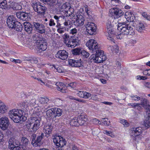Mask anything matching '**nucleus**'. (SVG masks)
<instances>
[{"label": "nucleus", "mask_w": 150, "mask_h": 150, "mask_svg": "<svg viewBox=\"0 0 150 150\" xmlns=\"http://www.w3.org/2000/svg\"><path fill=\"white\" fill-rule=\"evenodd\" d=\"M125 18L127 21L122 22L118 23L117 29L120 31V33L117 36V38L121 39L123 35H133L135 33L133 28L128 23L129 21L133 22V18L134 16L131 11H127L125 14Z\"/></svg>", "instance_id": "f257e3e1"}, {"label": "nucleus", "mask_w": 150, "mask_h": 150, "mask_svg": "<svg viewBox=\"0 0 150 150\" xmlns=\"http://www.w3.org/2000/svg\"><path fill=\"white\" fill-rule=\"evenodd\" d=\"M86 45L92 52H96V54H92L90 57L92 61L100 63L106 59V56L103 54V51L99 50V47L96 41L91 39L86 42Z\"/></svg>", "instance_id": "f03ea898"}, {"label": "nucleus", "mask_w": 150, "mask_h": 150, "mask_svg": "<svg viewBox=\"0 0 150 150\" xmlns=\"http://www.w3.org/2000/svg\"><path fill=\"white\" fill-rule=\"evenodd\" d=\"M23 111L19 110L13 109L10 110L8 113L9 117L14 122L18 123L20 122L25 121L27 118L26 117H23Z\"/></svg>", "instance_id": "7ed1b4c3"}, {"label": "nucleus", "mask_w": 150, "mask_h": 150, "mask_svg": "<svg viewBox=\"0 0 150 150\" xmlns=\"http://www.w3.org/2000/svg\"><path fill=\"white\" fill-rule=\"evenodd\" d=\"M62 37L64 43L68 47L74 48L79 44V40L73 39L67 34H64Z\"/></svg>", "instance_id": "20e7f679"}, {"label": "nucleus", "mask_w": 150, "mask_h": 150, "mask_svg": "<svg viewBox=\"0 0 150 150\" xmlns=\"http://www.w3.org/2000/svg\"><path fill=\"white\" fill-rule=\"evenodd\" d=\"M40 120L37 117H33L31 122L27 125V128L29 131L35 133L39 128L40 125Z\"/></svg>", "instance_id": "39448f33"}, {"label": "nucleus", "mask_w": 150, "mask_h": 150, "mask_svg": "<svg viewBox=\"0 0 150 150\" xmlns=\"http://www.w3.org/2000/svg\"><path fill=\"white\" fill-rule=\"evenodd\" d=\"M32 5L34 11L41 15H44L47 9V7L40 2L33 3Z\"/></svg>", "instance_id": "423d86ee"}, {"label": "nucleus", "mask_w": 150, "mask_h": 150, "mask_svg": "<svg viewBox=\"0 0 150 150\" xmlns=\"http://www.w3.org/2000/svg\"><path fill=\"white\" fill-rule=\"evenodd\" d=\"M35 45H37V49L39 52L45 50L47 48V41L44 38L37 40L35 42Z\"/></svg>", "instance_id": "0eeeda50"}, {"label": "nucleus", "mask_w": 150, "mask_h": 150, "mask_svg": "<svg viewBox=\"0 0 150 150\" xmlns=\"http://www.w3.org/2000/svg\"><path fill=\"white\" fill-rule=\"evenodd\" d=\"M87 32L90 35H93L97 29L96 25L94 23L88 21L85 25Z\"/></svg>", "instance_id": "6e6552de"}, {"label": "nucleus", "mask_w": 150, "mask_h": 150, "mask_svg": "<svg viewBox=\"0 0 150 150\" xmlns=\"http://www.w3.org/2000/svg\"><path fill=\"white\" fill-rule=\"evenodd\" d=\"M33 27L36 32L41 34L45 33V27L43 24L37 21L33 22Z\"/></svg>", "instance_id": "1a4fd4ad"}, {"label": "nucleus", "mask_w": 150, "mask_h": 150, "mask_svg": "<svg viewBox=\"0 0 150 150\" xmlns=\"http://www.w3.org/2000/svg\"><path fill=\"white\" fill-rule=\"evenodd\" d=\"M53 140L54 144L58 147L61 148L66 144L65 139L62 137L60 138L59 136L54 137Z\"/></svg>", "instance_id": "9d476101"}, {"label": "nucleus", "mask_w": 150, "mask_h": 150, "mask_svg": "<svg viewBox=\"0 0 150 150\" xmlns=\"http://www.w3.org/2000/svg\"><path fill=\"white\" fill-rule=\"evenodd\" d=\"M69 65L73 67H83V63L81 59L79 60H75L71 59L68 60Z\"/></svg>", "instance_id": "9b49d317"}, {"label": "nucleus", "mask_w": 150, "mask_h": 150, "mask_svg": "<svg viewBox=\"0 0 150 150\" xmlns=\"http://www.w3.org/2000/svg\"><path fill=\"white\" fill-rule=\"evenodd\" d=\"M16 15L18 18L23 21H27L30 19L28 14L24 12H17Z\"/></svg>", "instance_id": "f8f14e48"}, {"label": "nucleus", "mask_w": 150, "mask_h": 150, "mask_svg": "<svg viewBox=\"0 0 150 150\" xmlns=\"http://www.w3.org/2000/svg\"><path fill=\"white\" fill-rule=\"evenodd\" d=\"M9 123L8 118L6 117H1L0 119V127L4 130L7 129Z\"/></svg>", "instance_id": "ddd939ff"}, {"label": "nucleus", "mask_w": 150, "mask_h": 150, "mask_svg": "<svg viewBox=\"0 0 150 150\" xmlns=\"http://www.w3.org/2000/svg\"><path fill=\"white\" fill-rule=\"evenodd\" d=\"M68 54V52L64 50H60L57 52L55 54V57L62 60H64L67 58Z\"/></svg>", "instance_id": "4468645a"}, {"label": "nucleus", "mask_w": 150, "mask_h": 150, "mask_svg": "<svg viewBox=\"0 0 150 150\" xmlns=\"http://www.w3.org/2000/svg\"><path fill=\"white\" fill-rule=\"evenodd\" d=\"M111 11L113 13L115 18H118L123 16L124 14V13L122 10L118 8H113Z\"/></svg>", "instance_id": "2eb2a0df"}, {"label": "nucleus", "mask_w": 150, "mask_h": 150, "mask_svg": "<svg viewBox=\"0 0 150 150\" xmlns=\"http://www.w3.org/2000/svg\"><path fill=\"white\" fill-rule=\"evenodd\" d=\"M16 21L15 18L13 16H9L6 22L8 27L9 28H12L14 27L15 23H16Z\"/></svg>", "instance_id": "dca6fc26"}, {"label": "nucleus", "mask_w": 150, "mask_h": 150, "mask_svg": "<svg viewBox=\"0 0 150 150\" xmlns=\"http://www.w3.org/2000/svg\"><path fill=\"white\" fill-rule=\"evenodd\" d=\"M131 136L139 135L142 133V129L141 127H132L131 128Z\"/></svg>", "instance_id": "f3484780"}, {"label": "nucleus", "mask_w": 150, "mask_h": 150, "mask_svg": "<svg viewBox=\"0 0 150 150\" xmlns=\"http://www.w3.org/2000/svg\"><path fill=\"white\" fill-rule=\"evenodd\" d=\"M85 18L82 15H80L77 16L75 22V25L78 26H81L84 24Z\"/></svg>", "instance_id": "a211bd4d"}, {"label": "nucleus", "mask_w": 150, "mask_h": 150, "mask_svg": "<svg viewBox=\"0 0 150 150\" xmlns=\"http://www.w3.org/2000/svg\"><path fill=\"white\" fill-rule=\"evenodd\" d=\"M24 26V29L28 34L32 33L33 27V24H31L28 22H25L23 23Z\"/></svg>", "instance_id": "6ab92c4d"}, {"label": "nucleus", "mask_w": 150, "mask_h": 150, "mask_svg": "<svg viewBox=\"0 0 150 150\" xmlns=\"http://www.w3.org/2000/svg\"><path fill=\"white\" fill-rule=\"evenodd\" d=\"M52 127L50 125H47L44 126L43 132L45 134V136L48 137L51 134L52 131Z\"/></svg>", "instance_id": "aec40b11"}, {"label": "nucleus", "mask_w": 150, "mask_h": 150, "mask_svg": "<svg viewBox=\"0 0 150 150\" xmlns=\"http://www.w3.org/2000/svg\"><path fill=\"white\" fill-rule=\"evenodd\" d=\"M56 85L58 91L63 93L66 92L65 89L64 88L65 86L63 83L58 82L56 83Z\"/></svg>", "instance_id": "412c9836"}, {"label": "nucleus", "mask_w": 150, "mask_h": 150, "mask_svg": "<svg viewBox=\"0 0 150 150\" xmlns=\"http://www.w3.org/2000/svg\"><path fill=\"white\" fill-rule=\"evenodd\" d=\"M8 109V106L0 100V113L4 114L7 111Z\"/></svg>", "instance_id": "4be33fe9"}, {"label": "nucleus", "mask_w": 150, "mask_h": 150, "mask_svg": "<svg viewBox=\"0 0 150 150\" xmlns=\"http://www.w3.org/2000/svg\"><path fill=\"white\" fill-rule=\"evenodd\" d=\"M77 118L79 125H82L87 120V118L84 116H80Z\"/></svg>", "instance_id": "5701e85b"}, {"label": "nucleus", "mask_w": 150, "mask_h": 150, "mask_svg": "<svg viewBox=\"0 0 150 150\" xmlns=\"http://www.w3.org/2000/svg\"><path fill=\"white\" fill-rule=\"evenodd\" d=\"M46 115L47 117L50 119H52L53 120H54L55 118V114H54L52 108L49 109L47 111Z\"/></svg>", "instance_id": "b1692460"}, {"label": "nucleus", "mask_w": 150, "mask_h": 150, "mask_svg": "<svg viewBox=\"0 0 150 150\" xmlns=\"http://www.w3.org/2000/svg\"><path fill=\"white\" fill-rule=\"evenodd\" d=\"M21 147L28 146L30 144L29 140L26 138L23 137L22 138L21 142Z\"/></svg>", "instance_id": "393cba45"}, {"label": "nucleus", "mask_w": 150, "mask_h": 150, "mask_svg": "<svg viewBox=\"0 0 150 150\" xmlns=\"http://www.w3.org/2000/svg\"><path fill=\"white\" fill-rule=\"evenodd\" d=\"M52 109L54 112V114H55V118L57 117L61 116L62 111V110L56 108H52Z\"/></svg>", "instance_id": "a878e982"}, {"label": "nucleus", "mask_w": 150, "mask_h": 150, "mask_svg": "<svg viewBox=\"0 0 150 150\" xmlns=\"http://www.w3.org/2000/svg\"><path fill=\"white\" fill-rule=\"evenodd\" d=\"M141 103H140L144 108L147 109V106H149L148 104V101L147 99L145 98H142L140 99Z\"/></svg>", "instance_id": "bb28decb"}, {"label": "nucleus", "mask_w": 150, "mask_h": 150, "mask_svg": "<svg viewBox=\"0 0 150 150\" xmlns=\"http://www.w3.org/2000/svg\"><path fill=\"white\" fill-rule=\"evenodd\" d=\"M12 28H14L17 31H21L22 30V26L20 22L16 21L14 27Z\"/></svg>", "instance_id": "cd10ccee"}, {"label": "nucleus", "mask_w": 150, "mask_h": 150, "mask_svg": "<svg viewBox=\"0 0 150 150\" xmlns=\"http://www.w3.org/2000/svg\"><path fill=\"white\" fill-rule=\"evenodd\" d=\"M145 27V26L143 23L139 22L136 25V29L137 31L141 32L144 29Z\"/></svg>", "instance_id": "c85d7f7f"}, {"label": "nucleus", "mask_w": 150, "mask_h": 150, "mask_svg": "<svg viewBox=\"0 0 150 150\" xmlns=\"http://www.w3.org/2000/svg\"><path fill=\"white\" fill-rule=\"evenodd\" d=\"M62 22L64 27H65V28L66 26L71 25V20L68 19H66L65 16L64 18H63L62 20Z\"/></svg>", "instance_id": "c756f323"}, {"label": "nucleus", "mask_w": 150, "mask_h": 150, "mask_svg": "<svg viewBox=\"0 0 150 150\" xmlns=\"http://www.w3.org/2000/svg\"><path fill=\"white\" fill-rule=\"evenodd\" d=\"M14 138H10L8 141V147L11 150H14L15 148V143L14 142Z\"/></svg>", "instance_id": "7c9ffc66"}, {"label": "nucleus", "mask_w": 150, "mask_h": 150, "mask_svg": "<svg viewBox=\"0 0 150 150\" xmlns=\"http://www.w3.org/2000/svg\"><path fill=\"white\" fill-rule=\"evenodd\" d=\"M50 100V99L46 97H40L39 100V102L42 104H47Z\"/></svg>", "instance_id": "2f4dec72"}, {"label": "nucleus", "mask_w": 150, "mask_h": 150, "mask_svg": "<svg viewBox=\"0 0 150 150\" xmlns=\"http://www.w3.org/2000/svg\"><path fill=\"white\" fill-rule=\"evenodd\" d=\"M70 124L71 126H79L77 117H76L72 119L70 122Z\"/></svg>", "instance_id": "473e14b6"}, {"label": "nucleus", "mask_w": 150, "mask_h": 150, "mask_svg": "<svg viewBox=\"0 0 150 150\" xmlns=\"http://www.w3.org/2000/svg\"><path fill=\"white\" fill-rule=\"evenodd\" d=\"M107 32L109 35L113 34V30L112 28V26L110 24V23L108 22L106 25Z\"/></svg>", "instance_id": "72a5a7b5"}, {"label": "nucleus", "mask_w": 150, "mask_h": 150, "mask_svg": "<svg viewBox=\"0 0 150 150\" xmlns=\"http://www.w3.org/2000/svg\"><path fill=\"white\" fill-rule=\"evenodd\" d=\"M15 148L13 150H20L21 149V143L18 140L14 139Z\"/></svg>", "instance_id": "f704fd0d"}, {"label": "nucleus", "mask_w": 150, "mask_h": 150, "mask_svg": "<svg viewBox=\"0 0 150 150\" xmlns=\"http://www.w3.org/2000/svg\"><path fill=\"white\" fill-rule=\"evenodd\" d=\"M90 11V9L88 8V6L86 5H84L82 8H81L80 9V11L81 13L83 12V13H86V14Z\"/></svg>", "instance_id": "c9c22d12"}, {"label": "nucleus", "mask_w": 150, "mask_h": 150, "mask_svg": "<svg viewBox=\"0 0 150 150\" xmlns=\"http://www.w3.org/2000/svg\"><path fill=\"white\" fill-rule=\"evenodd\" d=\"M59 3V0H50L49 3H47V4L50 6V7L53 8Z\"/></svg>", "instance_id": "e433bc0d"}, {"label": "nucleus", "mask_w": 150, "mask_h": 150, "mask_svg": "<svg viewBox=\"0 0 150 150\" xmlns=\"http://www.w3.org/2000/svg\"><path fill=\"white\" fill-rule=\"evenodd\" d=\"M36 100L35 97H33L29 101L28 103L29 105L31 106L34 107L36 105Z\"/></svg>", "instance_id": "4c0bfd02"}, {"label": "nucleus", "mask_w": 150, "mask_h": 150, "mask_svg": "<svg viewBox=\"0 0 150 150\" xmlns=\"http://www.w3.org/2000/svg\"><path fill=\"white\" fill-rule=\"evenodd\" d=\"M87 19H88V21L91 22L94 20L93 18L94 15L92 13V12L91 11H89V12L87 14Z\"/></svg>", "instance_id": "58836bf2"}, {"label": "nucleus", "mask_w": 150, "mask_h": 150, "mask_svg": "<svg viewBox=\"0 0 150 150\" xmlns=\"http://www.w3.org/2000/svg\"><path fill=\"white\" fill-rule=\"evenodd\" d=\"M82 50L80 48H76L73 49L72 51V53L74 55H77L81 54Z\"/></svg>", "instance_id": "ea45409f"}, {"label": "nucleus", "mask_w": 150, "mask_h": 150, "mask_svg": "<svg viewBox=\"0 0 150 150\" xmlns=\"http://www.w3.org/2000/svg\"><path fill=\"white\" fill-rule=\"evenodd\" d=\"M150 116H148V120H144L143 122V125L145 127L148 128L150 127Z\"/></svg>", "instance_id": "a19ab883"}, {"label": "nucleus", "mask_w": 150, "mask_h": 150, "mask_svg": "<svg viewBox=\"0 0 150 150\" xmlns=\"http://www.w3.org/2000/svg\"><path fill=\"white\" fill-rule=\"evenodd\" d=\"M0 7L2 9H6L8 8L6 0H4L3 1L0 3Z\"/></svg>", "instance_id": "79ce46f5"}, {"label": "nucleus", "mask_w": 150, "mask_h": 150, "mask_svg": "<svg viewBox=\"0 0 150 150\" xmlns=\"http://www.w3.org/2000/svg\"><path fill=\"white\" fill-rule=\"evenodd\" d=\"M64 18V16H58L57 15H55L54 16V18L56 20V21L57 23L59 22L60 21H62L63 18Z\"/></svg>", "instance_id": "37998d69"}, {"label": "nucleus", "mask_w": 150, "mask_h": 150, "mask_svg": "<svg viewBox=\"0 0 150 150\" xmlns=\"http://www.w3.org/2000/svg\"><path fill=\"white\" fill-rule=\"evenodd\" d=\"M13 8L14 10H18L21 9L22 8V7L17 3H15L14 4Z\"/></svg>", "instance_id": "c03bdc74"}, {"label": "nucleus", "mask_w": 150, "mask_h": 150, "mask_svg": "<svg viewBox=\"0 0 150 150\" xmlns=\"http://www.w3.org/2000/svg\"><path fill=\"white\" fill-rule=\"evenodd\" d=\"M81 55L84 58H88L89 56V53L85 50H82Z\"/></svg>", "instance_id": "a18cd8bd"}, {"label": "nucleus", "mask_w": 150, "mask_h": 150, "mask_svg": "<svg viewBox=\"0 0 150 150\" xmlns=\"http://www.w3.org/2000/svg\"><path fill=\"white\" fill-rule=\"evenodd\" d=\"M53 67L57 70V71L59 73H61L63 72V70L62 69V68L61 66H59L58 65H53Z\"/></svg>", "instance_id": "49530a36"}, {"label": "nucleus", "mask_w": 150, "mask_h": 150, "mask_svg": "<svg viewBox=\"0 0 150 150\" xmlns=\"http://www.w3.org/2000/svg\"><path fill=\"white\" fill-rule=\"evenodd\" d=\"M83 98L87 99L89 98L91 96V94L85 91H84Z\"/></svg>", "instance_id": "de8ad7c7"}, {"label": "nucleus", "mask_w": 150, "mask_h": 150, "mask_svg": "<svg viewBox=\"0 0 150 150\" xmlns=\"http://www.w3.org/2000/svg\"><path fill=\"white\" fill-rule=\"evenodd\" d=\"M43 137L44 134L43 133H42L40 136H38L36 140V143H38L40 142L42 139Z\"/></svg>", "instance_id": "09e8293b"}, {"label": "nucleus", "mask_w": 150, "mask_h": 150, "mask_svg": "<svg viewBox=\"0 0 150 150\" xmlns=\"http://www.w3.org/2000/svg\"><path fill=\"white\" fill-rule=\"evenodd\" d=\"M131 97L132 98V99L134 101H138L140 100L141 98L137 95H132Z\"/></svg>", "instance_id": "8fccbe9b"}, {"label": "nucleus", "mask_w": 150, "mask_h": 150, "mask_svg": "<svg viewBox=\"0 0 150 150\" xmlns=\"http://www.w3.org/2000/svg\"><path fill=\"white\" fill-rule=\"evenodd\" d=\"M56 27L58 28V29H63L64 28H65V27H64L62 22V23H61L60 22L57 23Z\"/></svg>", "instance_id": "3c124183"}, {"label": "nucleus", "mask_w": 150, "mask_h": 150, "mask_svg": "<svg viewBox=\"0 0 150 150\" xmlns=\"http://www.w3.org/2000/svg\"><path fill=\"white\" fill-rule=\"evenodd\" d=\"M84 91H77L76 93L77 95L80 98H83V93Z\"/></svg>", "instance_id": "603ef678"}, {"label": "nucleus", "mask_w": 150, "mask_h": 150, "mask_svg": "<svg viewBox=\"0 0 150 150\" xmlns=\"http://www.w3.org/2000/svg\"><path fill=\"white\" fill-rule=\"evenodd\" d=\"M77 30L76 28H74L71 29L70 32V34L73 35H75L77 33Z\"/></svg>", "instance_id": "864d4df0"}, {"label": "nucleus", "mask_w": 150, "mask_h": 150, "mask_svg": "<svg viewBox=\"0 0 150 150\" xmlns=\"http://www.w3.org/2000/svg\"><path fill=\"white\" fill-rule=\"evenodd\" d=\"M56 24L54 21L52 19H50V20L49 22V25L50 26H54Z\"/></svg>", "instance_id": "5fc2aeb1"}, {"label": "nucleus", "mask_w": 150, "mask_h": 150, "mask_svg": "<svg viewBox=\"0 0 150 150\" xmlns=\"http://www.w3.org/2000/svg\"><path fill=\"white\" fill-rule=\"evenodd\" d=\"M103 133L108 135L112 137H113L114 135L112 134L111 132L107 130H104L103 131Z\"/></svg>", "instance_id": "6e6d98bb"}, {"label": "nucleus", "mask_w": 150, "mask_h": 150, "mask_svg": "<svg viewBox=\"0 0 150 150\" xmlns=\"http://www.w3.org/2000/svg\"><path fill=\"white\" fill-rule=\"evenodd\" d=\"M36 137V135L35 134H33L32 135V141L31 142V144H33L35 143L36 142V141H35V137Z\"/></svg>", "instance_id": "4d7b16f0"}, {"label": "nucleus", "mask_w": 150, "mask_h": 150, "mask_svg": "<svg viewBox=\"0 0 150 150\" xmlns=\"http://www.w3.org/2000/svg\"><path fill=\"white\" fill-rule=\"evenodd\" d=\"M135 105L134 109H136L139 110H140L141 109L142 107L141 106V105L140 103H136Z\"/></svg>", "instance_id": "13d9d810"}, {"label": "nucleus", "mask_w": 150, "mask_h": 150, "mask_svg": "<svg viewBox=\"0 0 150 150\" xmlns=\"http://www.w3.org/2000/svg\"><path fill=\"white\" fill-rule=\"evenodd\" d=\"M106 119H107V120H108L107 118H102L101 121L102 123H103L104 125H105L106 126H108L109 125L110 123H108V122H107V121L106 120Z\"/></svg>", "instance_id": "bf43d9fd"}, {"label": "nucleus", "mask_w": 150, "mask_h": 150, "mask_svg": "<svg viewBox=\"0 0 150 150\" xmlns=\"http://www.w3.org/2000/svg\"><path fill=\"white\" fill-rule=\"evenodd\" d=\"M134 138H133V140L135 141L138 142V141L140 140L141 139V138L140 137L139 135H137V136H132Z\"/></svg>", "instance_id": "052dcab7"}, {"label": "nucleus", "mask_w": 150, "mask_h": 150, "mask_svg": "<svg viewBox=\"0 0 150 150\" xmlns=\"http://www.w3.org/2000/svg\"><path fill=\"white\" fill-rule=\"evenodd\" d=\"M68 85L69 86L71 87V88H75L76 85V83L75 82L71 83H69Z\"/></svg>", "instance_id": "680f3d73"}, {"label": "nucleus", "mask_w": 150, "mask_h": 150, "mask_svg": "<svg viewBox=\"0 0 150 150\" xmlns=\"http://www.w3.org/2000/svg\"><path fill=\"white\" fill-rule=\"evenodd\" d=\"M49 101L48 102L49 105L50 107H52L54 106L55 105V103L54 101L50 99Z\"/></svg>", "instance_id": "e2e57ef3"}, {"label": "nucleus", "mask_w": 150, "mask_h": 150, "mask_svg": "<svg viewBox=\"0 0 150 150\" xmlns=\"http://www.w3.org/2000/svg\"><path fill=\"white\" fill-rule=\"evenodd\" d=\"M28 146L21 147L20 150H31V149L28 147Z\"/></svg>", "instance_id": "0e129e2a"}, {"label": "nucleus", "mask_w": 150, "mask_h": 150, "mask_svg": "<svg viewBox=\"0 0 150 150\" xmlns=\"http://www.w3.org/2000/svg\"><path fill=\"white\" fill-rule=\"evenodd\" d=\"M11 60L13 62H14L15 63H20L21 62V61L19 59H15L11 58Z\"/></svg>", "instance_id": "69168bd1"}, {"label": "nucleus", "mask_w": 150, "mask_h": 150, "mask_svg": "<svg viewBox=\"0 0 150 150\" xmlns=\"http://www.w3.org/2000/svg\"><path fill=\"white\" fill-rule=\"evenodd\" d=\"M28 103L27 101H25L22 103V105L26 108L28 107Z\"/></svg>", "instance_id": "338daca9"}, {"label": "nucleus", "mask_w": 150, "mask_h": 150, "mask_svg": "<svg viewBox=\"0 0 150 150\" xmlns=\"http://www.w3.org/2000/svg\"><path fill=\"white\" fill-rule=\"evenodd\" d=\"M114 46H110L108 47V50H109L111 52H114Z\"/></svg>", "instance_id": "774afa93"}]
</instances>
